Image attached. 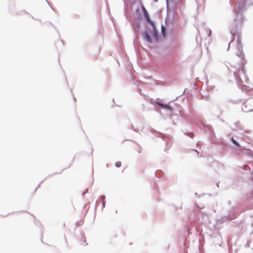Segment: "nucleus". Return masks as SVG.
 Instances as JSON below:
<instances>
[{"mask_svg": "<svg viewBox=\"0 0 253 253\" xmlns=\"http://www.w3.org/2000/svg\"><path fill=\"white\" fill-rule=\"evenodd\" d=\"M143 11L144 16H145V18H146L147 21L149 22V23H150L152 26L153 36L156 39V40L157 41H158V35L157 30L154 24L152 21H151L150 18H149V14H148L147 10L144 7H143Z\"/></svg>", "mask_w": 253, "mask_h": 253, "instance_id": "f257e3e1", "label": "nucleus"}, {"mask_svg": "<svg viewBox=\"0 0 253 253\" xmlns=\"http://www.w3.org/2000/svg\"><path fill=\"white\" fill-rule=\"evenodd\" d=\"M143 38H144V40L147 42H148L152 43V39L148 32L146 31L143 33Z\"/></svg>", "mask_w": 253, "mask_h": 253, "instance_id": "f03ea898", "label": "nucleus"}, {"mask_svg": "<svg viewBox=\"0 0 253 253\" xmlns=\"http://www.w3.org/2000/svg\"><path fill=\"white\" fill-rule=\"evenodd\" d=\"M157 104L160 106H161L164 108H166V109H170V107L168 105H167V104H163V103H157Z\"/></svg>", "mask_w": 253, "mask_h": 253, "instance_id": "7ed1b4c3", "label": "nucleus"}, {"mask_svg": "<svg viewBox=\"0 0 253 253\" xmlns=\"http://www.w3.org/2000/svg\"><path fill=\"white\" fill-rule=\"evenodd\" d=\"M238 54V55L242 59H244V54L243 52V50H240L239 49V52L237 53Z\"/></svg>", "mask_w": 253, "mask_h": 253, "instance_id": "20e7f679", "label": "nucleus"}, {"mask_svg": "<svg viewBox=\"0 0 253 253\" xmlns=\"http://www.w3.org/2000/svg\"><path fill=\"white\" fill-rule=\"evenodd\" d=\"M245 1H242V2H240L239 3L236 4V6H237L238 8H239L240 5L242 4L243 6L245 5Z\"/></svg>", "mask_w": 253, "mask_h": 253, "instance_id": "39448f33", "label": "nucleus"}, {"mask_svg": "<svg viewBox=\"0 0 253 253\" xmlns=\"http://www.w3.org/2000/svg\"><path fill=\"white\" fill-rule=\"evenodd\" d=\"M122 165V163L120 161H118L117 162L115 163V166L116 167H117V168H119Z\"/></svg>", "mask_w": 253, "mask_h": 253, "instance_id": "423d86ee", "label": "nucleus"}, {"mask_svg": "<svg viewBox=\"0 0 253 253\" xmlns=\"http://www.w3.org/2000/svg\"><path fill=\"white\" fill-rule=\"evenodd\" d=\"M231 139H232V142L235 145H237V146H240L239 144L235 139H234V138L233 137L231 138Z\"/></svg>", "mask_w": 253, "mask_h": 253, "instance_id": "0eeeda50", "label": "nucleus"}, {"mask_svg": "<svg viewBox=\"0 0 253 253\" xmlns=\"http://www.w3.org/2000/svg\"><path fill=\"white\" fill-rule=\"evenodd\" d=\"M165 30V27H164V26H162V32H163V33H164Z\"/></svg>", "mask_w": 253, "mask_h": 253, "instance_id": "6e6552de", "label": "nucleus"}]
</instances>
